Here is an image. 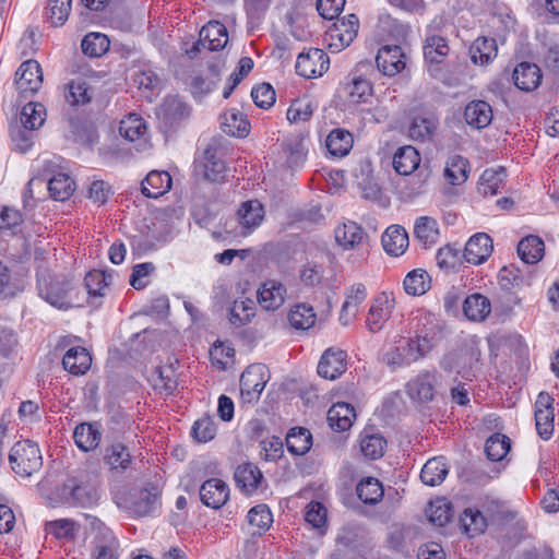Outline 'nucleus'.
Masks as SVG:
<instances>
[{
	"label": "nucleus",
	"instance_id": "f704fd0d",
	"mask_svg": "<svg viewBox=\"0 0 559 559\" xmlns=\"http://www.w3.org/2000/svg\"><path fill=\"white\" fill-rule=\"evenodd\" d=\"M449 473L448 464L444 457H433L426 462L420 472V479L425 485H440Z\"/></svg>",
	"mask_w": 559,
	"mask_h": 559
},
{
	"label": "nucleus",
	"instance_id": "a18cd8bd",
	"mask_svg": "<svg viewBox=\"0 0 559 559\" xmlns=\"http://www.w3.org/2000/svg\"><path fill=\"white\" fill-rule=\"evenodd\" d=\"M460 527L468 537H474L485 532L487 521L479 510L466 509L460 516Z\"/></svg>",
	"mask_w": 559,
	"mask_h": 559
},
{
	"label": "nucleus",
	"instance_id": "8fccbe9b",
	"mask_svg": "<svg viewBox=\"0 0 559 559\" xmlns=\"http://www.w3.org/2000/svg\"><path fill=\"white\" fill-rule=\"evenodd\" d=\"M386 440L380 433L365 430L360 436V450L369 460L380 459L384 454Z\"/></svg>",
	"mask_w": 559,
	"mask_h": 559
},
{
	"label": "nucleus",
	"instance_id": "4c0bfd02",
	"mask_svg": "<svg viewBox=\"0 0 559 559\" xmlns=\"http://www.w3.org/2000/svg\"><path fill=\"white\" fill-rule=\"evenodd\" d=\"M545 251L544 241L538 236H527L518 245V253L526 264H534L542 260Z\"/></svg>",
	"mask_w": 559,
	"mask_h": 559
},
{
	"label": "nucleus",
	"instance_id": "5701e85b",
	"mask_svg": "<svg viewBox=\"0 0 559 559\" xmlns=\"http://www.w3.org/2000/svg\"><path fill=\"white\" fill-rule=\"evenodd\" d=\"M175 364H178L177 359L174 362L157 366L151 374L154 389L166 395L173 394L178 385Z\"/></svg>",
	"mask_w": 559,
	"mask_h": 559
},
{
	"label": "nucleus",
	"instance_id": "052dcab7",
	"mask_svg": "<svg viewBox=\"0 0 559 559\" xmlns=\"http://www.w3.org/2000/svg\"><path fill=\"white\" fill-rule=\"evenodd\" d=\"M112 280L111 274H106L103 271H91L84 278L85 287L90 296L102 297L105 295V289L110 285Z\"/></svg>",
	"mask_w": 559,
	"mask_h": 559
},
{
	"label": "nucleus",
	"instance_id": "f03ea898",
	"mask_svg": "<svg viewBox=\"0 0 559 559\" xmlns=\"http://www.w3.org/2000/svg\"><path fill=\"white\" fill-rule=\"evenodd\" d=\"M9 462L12 471L24 478L40 471L43 456L38 445L29 440L17 441L11 449Z\"/></svg>",
	"mask_w": 559,
	"mask_h": 559
},
{
	"label": "nucleus",
	"instance_id": "a19ab883",
	"mask_svg": "<svg viewBox=\"0 0 559 559\" xmlns=\"http://www.w3.org/2000/svg\"><path fill=\"white\" fill-rule=\"evenodd\" d=\"M432 347L431 333L425 330H415V336L408 340L405 350L409 356V360L416 361L427 355Z\"/></svg>",
	"mask_w": 559,
	"mask_h": 559
},
{
	"label": "nucleus",
	"instance_id": "864d4df0",
	"mask_svg": "<svg viewBox=\"0 0 559 559\" xmlns=\"http://www.w3.org/2000/svg\"><path fill=\"white\" fill-rule=\"evenodd\" d=\"M74 181L66 174H57L48 181V191L56 201H66L74 192Z\"/></svg>",
	"mask_w": 559,
	"mask_h": 559
},
{
	"label": "nucleus",
	"instance_id": "423d86ee",
	"mask_svg": "<svg viewBox=\"0 0 559 559\" xmlns=\"http://www.w3.org/2000/svg\"><path fill=\"white\" fill-rule=\"evenodd\" d=\"M359 28V20L355 14H348L335 22L329 29V36L332 39L330 47L337 50L349 46L356 38Z\"/></svg>",
	"mask_w": 559,
	"mask_h": 559
},
{
	"label": "nucleus",
	"instance_id": "9d476101",
	"mask_svg": "<svg viewBox=\"0 0 559 559\" xmlns=\"http://www.w3.org/2000/svg\"><path fill=\"white\" fill-rule=\"evenodd\" d=\"M347 355L342 349L328 348L318 364V374L328 380H335L346 371Z\"/></svg>",
	"mask_w": 559,
	"mask_h": 559
},
{
	"label": "nucleus",
	"instance_id": "c756f323",
	"mask_svg": "<svg viewBox=\"0 0 559 559\" xmlns=\"http://www.w3.org/2000/svg\"><path fill=\"white\" fill-rule=\"evenodd\" d=\"M92 358L86 348H70L62 358L63 368L74 376L84 374L91 367Z\"/></svg>",
	"mask_w": 559,
	"mask_h": 559
},
{
	"label": "nucleus",
	"instance_id": "20e7f679",
	"mask_svg": "<svg viewBox=\"0 0 559 559\" xmlns=\"http://www.w3.org/2000/svg\"><path fill=\"white\" fill-rule=\"evenodd\" d=\"M240 395L243 403L257 402L265 388L264 367L249 366L240 376Z\"/></svg>",
	"mask_w": 559,
	"mask_h": 559
},
{
	"label": "nucleus",
	"instance_id": "0e129e2a",
	"mask_svg": "<svg viewBox=\"0 0 559 559\" xmlns=\"http://www.w3.org/2000/svg\"><path fill=\"white\" fill-rule=\"evenodd\" d=\"M204 174L209 180L218 181L224 177L226 166L225 163L216 156V148L209 146L204 151Z\"/></svg>",
	"mask_w": 559,
	"mask_h": 559
},
{
	"label": "nucleus",
	"instance_id": "c03bdc74",
	"mask_svg": "<svg viewBox=\"0 0 559 559\" xmlns=\"http://www.w3.org/2000/svg\"><path fill=\"white\" fill-rule=\"evenodd\" d=\"M312 445V436L307 428H292L286 436L287 450L295 455L306 454Z\"/></svg>",
	"mask_w": 559,
	"mask_h": 559
},
{
	"label": "nucleus",
	"instance_id": "f257e3e1",
	"mask_svg": "<svg viewBox=\"0 0 559 559\" xmlns=\"http://www.w3.org/2000/svg\"><path fill=\"white\" fill-rule=\"evenodd\" d=\"M36 275L38 293L43 299L58 309L72 307L69 299L71 284L68 280L52 277L49 271L41 265H38Z\"/></svg>",
	"mask_w": 559,
	"mask_h": 559
},
{
	"label": "nucleus",
	"instance_id": "cd10ccee",
	"mask_svg": "<svg viewBox=\"0 0 559 559\" xmlns=\"http://www.w3.org/2000/svg\"><path fill=\"white\" fill-rule=\"evenodd\" d=\"M355 417V408L350 404L338 402L329 409L326 419L333 430L345 431L352 427Z\"/></svg>",
	"mask_w": 559,
	"mask_h": 559
},
{
	"label": "nucleus",
	"instance_id": "6ab92c4d",
	"mask_svg": "<svg viewBox=\"0 0 559 559\" xmlns=\"http://www.w3.org/2000/svg\"><path fill=\"white\" fill-rule=\"evenodd\" d=\"M542 71L538 66L531 62H521L512 73L515 86L524 92L536 90L542 82Z\"/></svg>",
	"mask_w": 559,
	"mask_h": 559
},
{
	"label": "nucleus",
	"instance_id": "5fc2aeb1",
	"mask_svg": "<svg viewBox=\"0 0 559 559\" xmlns=\"http://www.w3.org/2000/svg\"><path fill=\"white\" fill-rule=\"evenodd\" d=\"M426 515L433 525L443 527L453 516L452 506L444 498L436 499L427 507Z\"/></svg>",
	"mask_w": 559,
	"mask_h": 559
},
{
	"label": "nucleus",
	"instance_id": "09e8293b",
	"mask_svg": "<svg viewBox=\"0 0 559 559\" xmlns=\"http://www.w3.org/2000/svg\"><path fill=\"white\" fill-rule=\"evenodd\" d=\"M504 178L506 170L502 167H500L498 170L486 169L480 176L478 191L485 197L496 195L500 192V189L503 187Z\"/></svg>",
	"mask_w": 559,
	"mask_h": 559
},
{
	"label": "nucleus",
	"instance_id": "bf43d9fd",
	"mask_svg": "<svg viewBox=\"0 0 559 559\" xmlns=\"http://www.w3.org/2000/svg\"><path fill=\"white\" fill-rule=\"evenodd\" d=\"M146 123L142 117L136 114L129 115L120 121L119 132L121 136L130 142H134L144 135Z\"/></svg>",
	"mask_w": 559,
	"mask_h": 559
},
{
	"label": "nucleus",
	"instance_id": "4be33fe9",
	"mask_svg": "<svg viewBox=\"0 0 559 559\" xmlns=\"http://www.w3.org/2000/svg\"><path fill=\"white\" fill-rule=\"evenodd\" d=\"M480 361V350L475 345H465L456 352L455 365L464 380L472 381Z\"/></svg>",
	"mask_w": 559,
	"mask_h": 559
},
{
	"label": "nucleus",
	"instance_id": "774afa93",
	"mask_svg": "<svg viewBox=\"0 0 559 559\" xmlns=\"http://www.w3.org/2000/svg\"><path fill=\"white\" fill-rule=\"evenodd\" d=\"M248 522L251 526H255L261 531H266L273 523V515L266 504H258L248 512Z\"/></svg>",
	"mask_w": 559,
	"mask_h": 559
},
{
	"label": "nucleus",
	"instance_id": "338daca9",
	"mask_svg": "<svg viewBox=\"0 0 559 559\" xmlns=\"http://www.w3.org/2000/svg\"><path fill=\"white\" fill-rule=\"evenodd\" d=\"M132 81L140 90L154 92L159 88L160 79L158 74L150 68H143L134 71Z\"/></svg>",
	"mask_w": 559,
	"mask_h": 559
},
{
	"label": "nucleus",
	"instance_id": "f3484780",
	"mask_svg": "<svg viewBox=\"0 0 559 559\" xmlns=\"http://www.w3.org/2000/svg\"><path fill=\"white\" fill-rule=\"evenodd\" d=\"M439 126V116L433 111L416 115L408 128V135L416 141L430 140Z\"/></svg>",
	"mask_w": 559,
	"mask_h": 559
},
{
	"label": "nucleus",
	"instance_id": "4468645a",
	"mask_svg": "<svg viewBox=\"0 0 559 559\" xmlns=\"http://www.w3.org/2000/svg\"><path fill=\"white\" fill-rule=\"evenodd\" d=\"M228 498V485L222 479H207L200 488V499L209 508L219 509L226 503Z\"/></svg>",
	"mask_w": 559,
	"mask_h": 559
},
{
	"label": "nucleus",
	"instance_id": "603ef678",
	"mask_svg": "<svg viewBox=\"0 0 559 559\" xmlns=\"http://www.w3.org/2000/svg\"><path fill=\"white\" fill-rule=\"evenodd\" d=\"M210 78H203L201 75H195L191 79L190 87L193 96L202 97L210 93L219 82V72L221 69L216 64L209 66Z\"/></svg>",
	"mask_w": 559,
	"mask_h": 559
},
{
	"label": "nucleus",
	"instance_id": "393cba45",
	"mask_svg": "<svg viewBox=\"0 0 559 559\" xmlns=\"http://www.w3.org/2000/svg\"><path fill=\"white\" fill-rule=\"evenodd\" d=\"M464 119L475 129L486 128L492 120L491 106L485 100H473L465 107Z\"/></svg>",
	"mask_w": 559,
	"mask_h": 559
},
{
	"label": "nucleus",
	"instance_id": "3c124183",
	"mask_svg": "<svg viewBox=\"0 0 559 559\" xmlns=\"http://www.w3.org/2000/svg\"><path fill=\"white\" fill-rule=\"evenodd\" d=\"M358 498L366 504H376L383 497L382 484L373 477L360 480L356 487Z\"/></svg>",
	"mask_w": 559,
	"mask_h": 559
},
{
	"label": "nucleus",
	"instance_id": "6e6d98bb",
	"mask_svg": "<svg viewBox=\"0 0 559 559\" xmlns=\"http://www.w3.org/2000/svg\"><path fill=\"white\" fill-rule=\"evenodd\" d=\"M511 449V440L502 433H493L486 440L485 452L492 462L502 461Z\"/></svg>",
	"mask_w": 559,
	"mask_h": 559
},
{
	"label": "nucleus",
	"instance_id": "79ce46f5",
	"mask_svg": "<svg viewBox=\"0 0 559 559\" xmlns=\"http://www.w3.org/2000/svg\"><path fill=\"white\" fill-rule=\"evenodd\" d=\"M471 59L475 64H487L497 56V44L493 38L479 37L469 48Z\"/></svg>",
	"mask_w": 559,
	"mask_h": 559
},
{
	"label": "nucleus",
	"instance_id": "dca6fc26",
	"mask_svg": "<svg viewBox=\"0 0 559 559\" xmlns=\"http://www.w3.org/2000/svg\"><path fill=\"white\" fill-rule=\"evenodd\" d=\"M160 506V490L155 485L142 488L131 503V510L138 516H146L155 512Z\"/></svg>",
	"mask_w": 559,
	"mask_h": 559
},
{
	"label": "nucleus",
	"instance_id": "680f3d73",
	"mask_svg": "<svg viewBox=\"0 0 559 559\" xmlns=\"http://www.w3.org/2000/svg\"><path fill=\"white\" fill-rule=\"evenodd\" d=\"M289 323L295 329L307 330L316 322V313L311 306L297 305L288 314Z\"/></svg>",
	"mask_w": 559,
	"mask_h": 559
},
{
	"label": "nucleus",
	"instance_id": "aec40b11",
	"mask_svg": "<svg viewBox=\"0 0 559 559\" xmlns=\"http://www.w3.org/2000/svg\"><path fill=\"white\" fill-rule=\"evenodd\" d=\"M335 240L345 250L358 248L368 239V235L355 222L348 221L335 228Z\"/></svg>",
	"mask_w": 559,
	"mask_h": 559
},
{
	"label": "nucleus",
	"instance_id": "13d9d810",
	"mask_svg": "<svg viewBox=\"0 0 559 559\" xmlns=\"http://www.w3.org/2000/svg\"><path fill=\"white\" fill-rule=\"evenodd\" d=\"M46 109L39 103H27L21 111V122L27 130L38 129L45 121Z\"/></svg>",
	"mask_w": 559,
	"mask_h": 559
},
{
	"label": "nucleus",
	"instance_id": "49530a36",
	"mask_svg": "<svg viewBox=\"0 0 559 559\" xmlns=\"http://www.w3.org/2000/svg\"><path fill=\"white\" fill-rule=\"evenodd\" d=\"M403 285L408 295L421 296L430 289L431 278L425 270L416 269L405 276Z\"/></svg>",
	"mask_w": 559,
	"mask_h": 559
},
{
	"label": "nucleus",
	"instance_id": "9b49d317",
	"mask_svg": "<svg viewBox=\"0 0 559 559\" xmlns=\"http://www.w3.org/2000/svg\"><path fill=\"white\" fill-rule=\"evenodd\" d=\"M191 108L178 96H167L159 107L158 118L167 128H174L188 119Z\"/></svg>",
	"mask_w": 559,
	"mask_h": 559
},
{
	"label": "nucleus",
	"instance_id": "0eeeda50",
	"mask_svg": "<svg viewBox=\"0 0 559 559\" xmlns=\"http://www.w3.org/2000/svg\"><path fill=\"white\" fill-rule=\"evenodd\" d=\"M337 92L352 104L367 103L372 96V85L368 80L353 73L340 83Z\"/></svg>",
	"mask_w": 559,
	"mask_h": 559
},
{
	"label": "nucleus",
	"instance_id": "7ed1b4c3",
	"mask_svg": "<svg viewBox=\"0 0 559 559\" xmlns=\"http://www.w3.org/2000/svg\"><path fill=\"white\" fill-rule=\"evenodd\" d=\"M330 66L329 56L319 48H311L299 53L296 62V72L306 79L321 76Z\"/></svg>",
	"mask_w": 559,
	"mask_h": 559
},
{
	"label": "nucleus",
	"instance_id": "e433bc0d",
	"mask_svg": "<svg viewBox=\"0 0 559 559\" xmlns=\"http://www.w3.org/2000/svg\"><path fill=\"white\" fill-rule=\"evenodd\" d=\"M255 316V304L249 298L237 299L229 308V322L235 328L249 324Z\"/></svg>",
	"mask_w": 559,
	"mask_h": 559
},
{
	"label": "nucleus",
	"instance_id": "ea45409f",
	"mask_svg": "<svg viewBox=\"0 0 559 559\" xmlns=\"http://www.w3.org/2000/svg\"><path fill=\"white\" fill-rule=\"evenodd\" d=\"M100 437V431L92 424H80L73 431V439L75 444L84 452L96 449V447L99 444Z\"/></svg>",
	"mask_w": 559,
	"mask_h": 559
},
{
	"label": "nucleus",
	"instance_id": "c85d7f7f",
	"mask_svg": "<svg viewBox=\"0 0 559 559\" xmlns=\"http://www.w3.org/2000/svg\"><path fill=\"white\" fill-rule=\"evenodd\" d=\"M463 312L468 320L481 322L490 314L491 302L479 293L472 294L463 302Z\"/></svg>",
	"mask_w": 559,
	"mask_h": 559
},
{
	"label": "nucleus",
	"instance_id": "69168bd1",
	"mask_svg": "<svg viewBox=\"0 0 559 559\" xmlns=\"http://www.w3.org/2000/svg\"><path fill=\"white\" fill-rule=\"evenodd\" d=\"M72 0H49L47 4V17L52 26H61L68 20Z\"/></svg>",
	"mask_w": 559,
	"mask_h": 559
},
{
	"label": "nucleus",
	"instance_id": "a211bd4d",
	"mask_svg": "<svg viewBox=\"0 0 559 559\" xmlns=\"http://www.w3.org/2000/svg\"><path fill=\"white\" fill-rule=\"evenodd\" d=\"M64 490H69L73 502L80 507H92L99 499L98 488L88 481H79L71 478L64 484Z\"/></svg>",
	"mask_w": 559,
	"mask_h": 559
},
{
	"label": "nucleus",
	"instance_id": "473e14b6",
	"mask_svg": "<svg viewBox=\"0 0 559 559\" xmlns=\"http://www.w3.org/2000/svg\"><path fill=\"white\" fill-rule=\"evenodd\" d=\"M202 41L205 40L207 49L211 51L223 49L228 41L227 29L218 21H210L200 31Z\"/></svg>",
	"mask_w": 559,
	"mask_h": 559
},
{
	"label": "nucleus",
	"instance_id": "b1692460",
	"mask_svg": "<svg viewBox=\"0 0 559 559\" xmlns=\"http://www.w3.org/2000/svg\"><path fill=\"white\" fill-rule=\"evenodd\" d=\"M382 246L386 253L399 257L405 252L408 247V234L401 225H392L383 233Z\"/></svg>",
	"mask_w": 559,
	"mask_h": 559
},
{
	"label": "nucleus",
	"instance_id": "39448f33",
	"mask_svg": "<svg viewBox=\"0 0 559 559\" xmlns=\"http://www.w3.org/2000/svg\"><path fill=\"white\" fill-rule=\"evenodd\" d=\"M43 83L40 64L36 60L24 61L15 73V85L23 97L36 93Z\"/></svg>",
	"mask_w": 559,
	"mask_h": 559
},
{
	"label": "nucleus",
	"instance_id": "4d7b16f0",
	"mask_svg": "<svg viewBox=\"0 0 559 559\" xmlns=\"http://www.w3.org/2000/svg\"><path fill=\"white\" fill-rule=\"evenodd\" d=\"M449 53L447 40L438 35L428 36L424 45V57L429 63H440Z\"/></svg>",
	"mask_w": 559,
	"mask_h": 559
},
{
	"label": "nucleus",
	"instance_id": "a878e982",
	"mask_svg": "<svg viewBox=\"0 0 559 559\" xmlns=\"http://www.w3.org/2000/svg\"><path fill=\"white\" fill-rule=\"evenodd\" d=\"M237 216L241 227L250 233L262 223L264 207L258 200H249L240 205Z\"/></svg>",
	"mask_w": 559,
	"mask_h": 559
},
{
	"label": "nucleus",
	"instance_id": "e2e57ef3",
	"mask_svg": "<svg viewBox=\"0 0 559 559\" xmlns=\"http://www.w3.org/2000/svg\"><path fill=\"white\" fill-rule=\"evenodd\" d=\"M108 37L100 33L87 34L81 44L82 50L90 57H100L109 49Z\"/></svg>",
	"mask_w": 559,
	"mask_h": 559
},
{
	"label": "nucleus",
	"instance_id": "ddd939ff",
	"mask_svg": "<svg viewBox=\"0 0 559 559\" xmlns=\"http://www.w3.org/2000/svg\"><path fill=\"white\" fill-rule=\"evenodd\" d=\"M104 463L111 474L121 475L131 466L132 455L126 444L117 441L106 447Z\"/></svg>",
	"mask_w": 559,
	"mask_h": 559
},
{
	"label": "nucleus",
	"instance_id": "de8ad7c7",
	"mask_svg": "<svg viewBox=\"0 0 559 559\" xmlns=\"http://www.w3.org/2000/svg\"><path fill=\"white\" fill-rule=\"evenodd\" d=\"M64 98L71 106L86 105L92 99V93L86 81L75 79L66 85Z\"/></svg>",
	"mask_w": 559,
	"mask_h": 559
},
{
	"label": "nucleus",
	"instance_id": "58836bf2",
	"mask_svg": "<svg viewBox=\"0 0 559 559\" xmlns=\"http://www.w3.org/2000/svg\"><path fill=\"white\" fill-rule=\"evenodd\" d=\"M468 171V160L461 155H453L447 160L444 177L452 186H459L467 180Z\"/></svg>",
	"mask_w": 559,
	"mask_h": 559
},
{
	"label": "nucleus",
	"instance_id": "2f4dec72",
	"mask_svg": "<svg viewBox=\"0 0 559 559\" xmlns=\"http://www.w3.org/2000/svg\"><path fill=\"white\" fill-rule=\"evenodd\" d=\"M414 236L424 246L431 247L439 240L438 222L430 216H420L415 221Z\"/></svg>",
	"mask_w": 559,
	"mask_h": 559
},
{
	"label": "nucleus",
	"instance_id": "bb28decb",
	"mask_svg": "<svg viewBox=\"0 0 559 559\" xmlns=\"http://www.w3.org/2000/svg\"><path fill=\"white\" fill-rule=\"evenodd\" d=\"M171 177L167 171L153 170L142 181V193L152 199H157L171 188Z\"/></svg>",
	"mask_w": 559,
	"mask_h": 559
},
{
	"label": "nucleus",
	"instance_id": "2eb2a0df",
	"mask_svg": "<svg viewBox=\"0 0 559 559\" xmlns=\"http://www.w3.org/2000/svg\"><path fill=\"white\" fill-rule=\"evenodd\" d=\"M234 478L237 487L246 495L255 492L264 480L260 468L250 462L238 465Z\"/></svg>",
	"mask_w": 559,
	"mask_h": 559
},
{
	"label": "nucleus",
	"instance_id": "412c9836",
	"mask_svg": "<svg viewBox=\"0 0 559 559\" xmlns=\"http://www.w3.org/2000/svg\"><path fill=\"white\" fill-rule=\"evenodd\" d=\"M286 288L277 281H266L258 290V301L265 310H276L285 301Z\"/></svg>",
	"mask_w": 559,
	"mask_h": 559
},
{
	"label": "nucleus",
	"instance_id": "72a5a7b5",
	"mask_svg": "<svg viewBox=\"0 0 559 559\" xmlns=\"http://www.w3.org/2000/svg\"><path fill=\"white\" fill-rule=\"evenodd\" d=\"M222 129L233 136L245 138L250 132V122L243 114L230 109L222 116Z\"/></svg>",
	"mask_w": 559,
	"mask_h": 559
},
{
	"label": "nucleus",
	"instance_id": "1a4fd4ad",
	"mask_svg": "<svg viewBox=\"0 0 559 559\" xmlns=\"http://www.w3.org/2000/svg\"><path fill=\"white\" fill-rule=\"evenodd\" d=\"M394 304L395 299L392 294L382 293L374 299L366 320L367 328L371 332H379L383 328L384 323L391 318Z\"/></svg>",
	"mask_w": 559,
	"mask_h": 559
},
{
	"label": "nucleus",
	"instance_id": "7c9ffc66",
	"mask_svg": "<svg viewBox=\"0 0 559 559\" xmlns=\"http://www.w3.org/2000/svg\"><path fill=\"white\" fill-rule=\"evenodd\" d=\"M420 164V155L412 145H405L394 153L393 168L400 175L407 176L414 173Z\"/></svg>",
	"mask_w": 559,
	"mask_h": 559
},
{
	"label": "nucleus",
	"instance_id": "c9c22d12",
	"mask_svg": "<svg viewBox=\"0 0 559 559\" xmlns=\"http://www.w3.org/2000/svg\"><path fill=\"white\" fill-rule=\"evenodd\" d=\"M435 382L436 374L431 372H423L418 374L408 384L409 394L413 399H418L421 402H429L435 396Z\"/></svg>",
	"mask_w": 559,
	"mask_h": 559
},
{
	"label": "nucleus",
	"instance_id": "6e6552de",
	"mask_svg": "<svg viewBox=\"0 0 559 559\" xmlns=\"http://www.w3.org/2000/svg\"><path fill=\"white\" fill-rule=\"evenodd\" d=\"M376 63L384 75L394 76L405 68L406 55L397 45L383 46L377 53Z\"/></svg>",
	"mask_w": 559,
	"mask_h": 559
},
{
	"label": "nucleus",
	"instance_id": "f8f14e48",
	"mask_svg": "<svg viewBox=\"0 0 559 559\" xmlns=\"http://www.w3.org/2000/svg\"><path fill=\"white\" fill-rule=\"evenodd\" d=\"M492 248V239L485 233H477L466 242L463 257L467 263L479 265L488 260Z\"/></svg>",
	"mask_w": 559,
	"mask_h": 559
},
{
	"label": "nucleus",
	"instance_id": "37998d69",
	"mask_svg": "<svg viewBox=\"0 0 559 559\" xmlns=\"http://www.w3.org/2000/svg\"><path fill=\"white\" fill-rule=\"evenodd\" d=\"M353 135L344 129H334L326 138V147L330 154L337 157L347 155L353 147Z\"/></svg>",
	"mask_w": 559,
	"mask_h": 559
}]
</instances>
